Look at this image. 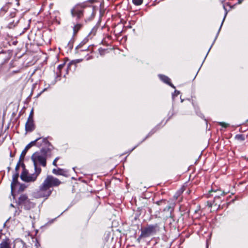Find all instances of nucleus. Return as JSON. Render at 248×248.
Masks as SVG:
<instances>
[{"label": "nucleus", "instance_id": "obj_1", "mask_svg": "<svg viewBox=\"0 0 248 248\" xmlns=\"http://www.w3.org/2000/svg\"><path fill=\"white\" fill-rule=\"evenodd\" d=\"M51 156L50 148H42L39 152H36L31 156V159L33 163L34 169H39L41 172L42 169L39 166L45 167L46 165V159Z\"/></svg>", "mask_w": 248, "mask_h": 248}, {"label": "nucleus", "instance_id": "obj_2", "mask_svg": "<svg viewBox=\"0 0 248 248\" xmlns=\"http://www.w3.org/2000/svg\"><path fill=\"white\" fill-rule=\"evenodd\" d=\"M96 11L93 6H89L85 8L79 5H77L71 10V14L73 16L77 17L79 19L83 16H85V21L92 20L95 16Z\"/></svg>", "mask_w": 248, "mask_h": 248}, {"label": "nucleus", "instance_id": "obj_3", "mask_svg": "<svg viewBox=\"0 0 248 248\" xmlns=\"http://www.w3.org/2000/svg\"><path fill=\"white\" fill-rule=\"evenodd\" d=\"M159 231V227L158 224H149L142 229L140 237L146 238L155 235Z\"/></svg>", "mask_w": 248, "mask_h": 248}, {"label": "nucleus", "instance_id": "obj_4", "mask_svg": "<svg viewBox=\"0 0 248 248\" xmlns=\"http://www.w3.org/2000/svg\"><path fill=\"white\" fill-rule=\"evenodd\" d=\"M52 190L44 182L40 186L39 189L34 192L33 196L36 198H45L46 199L51 194Z\"/></svg>", "mask_w": 248, "mask_h": 248}, {"label": "nucleus", "instance_id": "obj_5", "mask_svg": "<svg viewBox=\"0 0 248 248\" xmlns=\"http://www.w3.org/2000/svg\"><path fill=\"white\" fill-rule=\"evenodd\" d=\"M41 172L39 169H34V172L31 174H28V171H25L21 173L20 178L22 181L26 182H34L36 180Z\"/></svg>", "mask_w": 248, "mask_h": 248}, {"label": "nucleus", "instance_id": "obj_6", "mask_svg": "<svg viewBox=\"0 0 248 248\" xmlns=\"http://www.w3.org/2000/svg\"><path fill=\"white\" fill-rule=\"evenodd\" d=\"M44 184L50 188L53 186H57L61 184V182L57 178L48 175L44 181Z\"/></svg>", "mask_w": 248, "mask_h": 248}, {"label": "nucleus", "instance_id": "obj_7", "mask_svg": "<svg viewBox=\"0 0 248 248\" xmlns=\"http://www.w3.org/2000/svg\"><path fill=\"white\" fill-rule=\"evenodd\" d=\"M34 140H36L34 143V145H36L39 147H42V148H50V151H52V146L46 138L41 139V138H38Z\"/></svg>", "mask_w": 248, "mask_h": 248}, {"label": "nucleus", "instance_id": "obj_8", "mask_svg": "<svg viewBox=\"0 0 248 248\" xmlns=\"http://www.w3.org/2000/svg\"><path fill=\"white\" fill-rule=\"evenodd\" d=\"M8 61V59H5L2 62L0 63V76L9 71V67L7 64Z\"/></svg>", "mask_w": 248, "mask_h": 248}, {"label": "nucleus", "instance_id": "obj_9", "mask_svg": "<svg viewBox=\"0 0 248 248\" xmlns=\"http://www.w3.org/2000/svg\"><path fill=\"white\" fill-rule=\"evenodd\" d=\"M19 177L18 172H15L13 175L12 181L11 184V192L12 193L15 189L16 185L19 184L18 182Z\"/></svg>", "mask_w": 248, "mask_h": 248}, {"label": "nucleus", "instance_id": "obj_10", "mask_svg": "<svg viewBox=\"0 0 248 248\" xmlns=\"http://www.w3.org/2000/svg\"><path fill=\"white\" fill-rule=\"evenodd\" d=\"M35 129L33 120H27L25 124V130L26 132H30Z\"/></svg>", "mask_w": 248, "mask_h": 248}, {"label": "nucleus", "instance_id": "obj_11", "mask_svg": "<svg viewBox=\"0 0 248 248\" xmlns=\"http://www.w3.org/2000/svg\"><path fill=\"white\" fill-rule=\"evenodd\" d=\"M15 246L12 247V242L8 238L3 239L0 244V248H14Z\"/></svg>", "mask_w": 248, "mask_h": 248}, {"label": "nucleus", "instance_id": "obj_12", "mask_svg": "<svg viewBox=\"0 0 248 248\" xmlns=\"http://www.w3.org/2000/svg\"><path fill=\"white\" fill-rule=\"evenodd\" d=\"M158 77L163 82L169 85L174 89L175 88V87L170 82V79L169 77L161 74L158 75Z\"/></svg>", "mask_w": 248, "mask_h": 248}, {"label": "nucleus", "instance_id": "obj_13", "mask_svg": "<svg viewBox=\"0 0 248 248\" xmlns=\"http://www.w3.org/2000/svg\"><path fill=\"white\" fill-rule=\"evenodd\" d=\"M40 245L36 238L32 237L31 241L27 246V248H38Z\"/></svg>", "mask_w": 248, "mask_h": 248}, {"label": "nucleus", "instance_id": "obj_14", "mask_svg": "<svg viewBox=\"0 0 248 248\" xmlns=\"http://www.w3.org/2000/svg\"><path fill=\"white\" fill-rule=\"evenodd\" d=\"M52 172L55 175H62L66 176L67 174V171L63 169L58 168L57 169H54L52 170Z\"/></svg>", "mask_w": 248, "mask_h": 248}, {"label": "nucleus", "instance_id": "obj_15", "mask_svg": "<svg viewBox=\"0 0 248 248\" xmlns=\"http://www.w3.org/2000/svg\"><path fill=\"white\" fill-rule=\"evenodd\" d=\"M164 212H168V215L165 217V219H167L168 218H173L172 212L173 211V208L170 206H167L164 209Z\"/></svg>", "mask_w": 248, "mask_h": 248}, {"label": "nucleus", "instance_id": "obj_16", "mask_svg": "<svg viewBox=\"0 0 248 248\" xmlns=\"http://www.w3.org/2000/svg\"><path fill=\"white\" fill-rule=\"evenodd\" d=\"M36 141V140H33L31 141L30 143H29L25 148V149L22 151L21 153V156H25L27 151L28 150L31 148L32 146H34V143Z\"/></svg>", "mask_w": 248, "mask_h": 248}, {"label": "nucleus", "instance_id": "obj_17", "mask_svg": "<svg viewBox=\"0 0 248 248\" xmlns=\"http://www.w3.org/2000/svg\"><path fill=\"white\" fill-rule=\"evenodd\" d=\"M29 200L26 195L22 194L18 198V204L23 205V204Z\"/></svg>", "mask_w": 248, "mask_h": 248}, {"label": "nucleus", "instance_id": "obj_18", "mask_svg": "<svg viewBox=\"0 0 248 248\" xmlns=\"http://www.w3.org/2000/svg\"><path fill=\"white\" fill-rule=\"evenodd\" d=\"M82 59H76V60H73L72 61H71L68 64V65H67V69L69 70L71 68V67L73 65H74V69H75L76 67V64L78 63H79V62H80L82 61Z\"/></svg>", "mask_w": 248, "mask_h": 248}, {"label": "nucleus", "instance_id": "obj_19", "mask_svg": "<svg viewBox=\"0 0 248 248\" xmlns=\"http://www.w3.org/2000/svg\"><path fill=\"white\" fill-rule=\"evenodd\" d=\"M25 209L30 210L34 206V204L29 199L24 204Z\"/></svg>", "mask_w": 248, "mask_h": 248}, {"label": "nucleus", "instance_id": "obj_20", "mask_svg": "<svg viewBox=\"0 0 248 248\" xmlns=\"http://www.w3.org/2000/svg\"><path fill=\"white\" fill-rule=\"evenodd\" d=\"M223 8H224V9L225 10V15H224L223 20H222V21L221 22V25L220 26V28H219L218 31H217V34L216 35V36L215 37V39H217V36H218V35L219 34V31H220L221 30V27H222V26L223 25V22H224V21L225 20V18H226V17L227 16V13H228L227 10L226 8L225 7V5H223Z\"/></svg>", "mask_w": 248, "mask_h": 248}, {"label": "nucleus", "instance_id": "obj_21", "mask_svg": "<svg viewBox=\"0 0 248 248\" xmlns=\"http://www.w3.org/2000/svg\"><path fill=\"white\" fill-rule=\"evenodd\" d=\"M82 25L81 24H77L73 27V35H75L78 31L81 28Z\"/></svg>", "mask_w": 248, "mask_h": 248}, {"label": "nucleus", "instance_id": "obj_22", "mask_svg": "<svg viewBox=\"0 0 248 248\" xmlns=\"http://www.w3.org/2000/svg\"><path fill=\"white\" fill-rule=\"evenodd\" d=\"M157 130V128L156 127H155L154 128H153V129H152L150 132L148 133V134L146 136V137L143 140L141 141H143L144 140H145L146 139H147L148 138H149V137H150L151 136H152L153 134H154L156 131Z\"/></svg>", "mask_w": 248, "mask_h": 248}, {"label": "nucleus", "instance_id": "obj_23", "mask_svg": "<svg viewBox=\"0 0 248 248\" xmlns=\"http://www.w3.org/2000/svg\"><path fill=\"white\" fill-rule=\"evenodd\" d=\"M235 139L240 141H244L245 140V136L243 134H237L235 135Z\"/></svg>", "mask_w": 248, "mask_h": 248}, {"label": "nucleus", "instance_id": "obj_24", "mask_svg": "<svg viewBox=\"0 0 248 248\" xmlns=\"http://www.w3.org/2000/svg\"><path fill=\"white\" fill-rule=\"evenodd\" d=\"M64 65V64H61L58 66L57 70H59V73H58V72H57V77H61V70L63 67Z\"/></svg>", "mask_w": 248, "mask_h": 248}, {"label": "nucleus", "instance_id": "obj_25", "mask_svg": "<svg viewBox=\"0 0 248 248\" xmlns=\"http://www.w3.org/2000/svg\"><path fill=\"white\" fill-rule=\"evenodd\" d=\"M9 5H10V4H9L8 5H5L1 8L0 11V14H4L8 11V10L9 8V7H8Z\"/></svg>", "mask_w": 248, "mask_h": 248}, {"label": "nucleus", "instance_id": "obj_26", "mask_svg": "<svg viewBox=\"0 0 248 248\" xmlns=\"http://www.w3.org/2000/svg\"><path fill=\"white\" fill-rule=\"evenodd\" d=\"M133 3L137 6L141 5L143 2V0H132Z\"/></svg>", "mask_w": 248, "mask_h": 248}, {"label": "nucleus", "instance_id": "obj_27", "mask_svg": "<svg viewBox=\"0 0 248 248\" xmlns=\"http://www.w3.org/2000/svg\"><path fill=\"white\" fill-rule=\"evenodd\" d=\"M33 108L31 110L29 116L28 118V120H33Z\"/></svg>", "mask_w": 248, "mask_h": 248}, {"label": "nucleus", "instance_id": "obj_28", "mask_svg": "<svg viewBox=\"0 0 248 248\" xmlns=\"http://www.w3.org/2000/svg\"><path fill=\"white\" fill-rule=\"evenodd\" d=\"M16 10L15 9H13V10L10 11V16L12 18L14 17L16 15Z\"/></svg>", "mask_w": 248, "mask_h": 248}, {"label": "nucleus", "instance_id": "obj_29", "mask_svg": "<svg viewBox=\"0 0 248 248\" xmlns=\"http://www.w3.org/2000/svg\"><path fill=\"white\" fill-rule=\"evenodd\" d=\"M180 91H177V90H175L174 91V92L172 94V99H174V97H176V96H177L178 95L180 94Z\"/></svg>", "mask_w": 248, "mask_h": 248}, {"label": "nucleus", "instance_id": "obj_30", "mask_svg": "<svg viewBox=\"0 0 248 248\" xmlns=\"http://www.w3.org/2000/svg\"><path fill=\"white\" fill-rule=\"evenodd\" d=\"M97 29V28L96 27H94L91 31L89 35H94L96 32Z\"/></svg>", "mask_w": 248, "mask_h": 248}, {"label": "nucleus", "instance_id": "obj_31", "mask_svg": "<svg viewBox=\"0 0 248 248\" xmlns=\"http://www.w3.org/2000/svg\"><path fill=\"white\" fill-rule=\"evenodd\" d=\"M218 124L220 125H221V126H223V127H224L225 128L227 127L228 126V125H229V124H226V123H224V122H219Z\"/></svg>", "mask_w": 248, "mask_h": 248}, {"label": "nucleus", "instance_id": "obj_32", "mask_svg": "<svg viewBox=\"0 0 248 248\" xmlns=\"http://www.w3.org/2000/svg\"><path fill=\"white\" fill-rule=\"evenodd\" d=\"M16 23H16H14V21H13V22H10L8 24V27L9 28H12L13 27H14Z\"/></svg>", "mask_w": 248, "mask_h": 248}, {"label": "nucleus", "instance_id": "obj_33", "mask_svg": "<svg viewBox=\"0 0 248 248\" xmlns=\"http://www.w3.org/2000/svg\"><path fill=\"white\" fill-rule=\"evenodd\" d=\"M20 166H21L23 169L22 172H24L25 171H28L26 169L25 165L24 164V163L23 162L20 163Z\"/></svg>", "mask_w": 248, "mask_h": 248}, {"label": "nucleus", "instance_id": "obj_34", "mask_svg": "<svg viewBox=\"0 0 248 248\" xmlns=\"http://www.w3.org/2000/svg\"><path fill=\"white\" fill-rule=\"evenodd\" d=\"M59 159V157H57L56 158H55V159L54 160V161H53V163H52V164L55 166H57V161Z\"/></svg>", "mask_w": 248, "mask_h": 248}, {"label": "nucleus", "instance_id": "obj_35", "mask_svg": "<svg viewBox=\"0 0 248 248\" xmlns=\"http://www.w3.org/2000/svg\"><path fill=\"white\" fill-rule=\"evenodd\" d=\"M20 165V162H17V164H16V168H15V171H16V172H18V170L19 169Z\"/></svg>", "mask_w": 248, "mask_h": 248}, {"label": "nucleus", "instance_id": "obj_36", "mask_svg": "<svg viewBox=\"0 0 248 248\" xmlns=\"http://www.w3.org/2000/svg\"><path fill=\"white\" fill-rule=\"evenodd\" d=\"M24 157L25 156H21V155H20V158H19V161L18 162H20V164L21 163H22L21 162L23 161V160L24 159Z\"/></svg>", "mask_w": 248, "mask_h": 248}, {"label": "nucleus", "instance_id": "obj_37", "mask_svg": "<svg viewBox=\"0 0 248 248\" xmlns=\"http://www.w3.org/2000/svg\"><path fill=\"white\" fill-rule=\"evenodd\" d=\"M179 194H180V193H179V192L176 193L175 194V195L174 196V198L176 200L178 198V197L179 196Z\"/></svg>", "mask_w": 248, "mask_h": 248}, {"label": "nucleus", "instance_id": "obj_38", "mask_svg": "<svg viewBox=\"0 0 248 248\" xmlns=\"http://www.w3.org/2000/svg\"><path fill=\"white\" fill-rule=\"evenodd\" d=\"M207 203H208V205L210 207H211L213 205V203H212V202H207Z\"/></svg>", "mask_w": 248, "mask_h": 248}, {"label": "nucleus", "instance_id": "obj_39", "mask_svg": "<svg viewBox=\"0 0 248 248\" xmlns=\"http://www.w3.org/2000/svg\"><path fill=\"white\" fill-rule=\"evenodd\" d=\"M216 40V39H214V42H213V43H212V45H211V47H210V48H209V50H208V52H207V53L206 55H207V54H208V53H209V52L210 50L211 49V47H212V46H213V44H214V42H215ZM206 56H205V58H206Z\"/></svg>", "mask_w": 248, "mask_h": 248}, {"label": "nucleus", "instance_id": "obj_40", "mask_svg": "<svg viewBox=\"0 0 248 248\" xmlns=\"http://www.w3.org/2000/svg\"><path fill=\"white\" fill-rule=\"evenodd\" d=\"M163 202V200L159 201L156 202V204H157L158 205H160L161 203Z\"/></svg>", "mask_w": 248, "mask_h": 248}, {"label": "nucleus", "instance_id": "obj_41", "mask_svg": "<svg viewBox=\"0 0 248 248\" xmlns=\"http://www.w3.org/2000/svg\"><path fill=\"white\" fill-rule=\"evenodd\" d=\"M92 58H93L92 56H89V57L86 58V60L88 61V60H89L90 59H92Z\"/></svg>", "mask_w": 248, "mask_h": 248}, {"label": "nucleus", "instance_id": "obj_42", "mask_svg": "<svg viewBox=\"0 0 248 248\" xmlns=\"http://www.w3.org/2000/svg\"><path fill=\"white\" fill-rule=\"evenodd\" d=\"M15 155V154H13L12 152H11L10 153V156L11 157H13Z\"/></svg>", "mask_w": 248, "mask_h": 248}, {"label": "nucleus", "instance_id": "obj_43", "mask_svg": "<svg viewBox=\"0 0 248 248\" xmlns=\"http://www.w3.org/2000/svg\"><path fill=\"white\" fill-rule=\"evenodd\" d=\"M243 1V0H238V4H241Z\"/></svg>", "mask_w": 248, "mask_h": 248}, {"label": "nucleus", "instance_id": "obj_44", "mask_svg": "<svg viewBox=\"0 0 248 248\" xmlns=\"http://www.w3.org/2000/svg\"><path fill=\"white\" fill-rule=\"evenodd\" d=\"M226 194H227V192H222V193L221 194V195H225Z\"/></svg>", "mask_w": 248, "mask_h": 248}, {"label": "nucleus", "instance_id": "obj_45", "mask_svg": "<svg viewBox=\"0 0 248 248\" xmlns=\"http://www.w3.org/2000/svg\"><path fill=\"white\" fill-rule=\"evenodd\" d=\"M136 147H137V146H136L133 148H132V149L130 151V152L132 151Z\"/></svg>", "mask_w": 248, "mask_h": 248}, {"label": "nucleus", "instance_id": "obj_46", "mask_svg": "<svg viewBox=\"0 0 248 248\" xmlns=\"http://www.w3.org/2000/svg\"><path fill=\"white\" fill-rule=\"evenodd\" d=\"M141 238V237H139L138 238L137 240H138V241H140V238Z\"/></svg>", "mask_w": 248, "mask_h": 248}, {"label": "nucleus", "instance_id": "obj_47", "mask_svg": "<svg viewBox=\"0 0 248 248\" xmlns=\"http://www.w3.org/2000/svg\"><path fill=\"white\" fill-rule=\"evenodd\" d=\"M22 185H21V186H20V188L21 189V190H23L24 188H22Z\"/></svg>", "mask_w": 248, "mask_h": 248}, {"label": "nucleus", "instance_id": "obj_48", "mask_svg": "<svg viewBox=\"0 0 248 248\" xmlns=\"http://www.w3.org/2000/svg\"><path fill=\"white\" fill-rule=\"evenodd\" d=\"M10 206H12V207H14L13 204H11Z\"/></svg>", "mask_w": 248, "mask_h": 248}, {"label": "nucleus", "instance_id": "obj_49", "mask_svg": "<svg viewBox=\"0 0 248 248\" xmlns=\"http://www.w3.org/2000/svg\"><path fill=\"white\" fill-rule=\"evenodd\" d=\"M46 90V89H44L43 90V92H44Z\"/></svg>", "mask_w": 248, "mask_h": 248}, {"label": "nucleus", "instance_id": "obj_50", "mask_svg": "<svg viewBox=\"0 0 248 248\" xmlns=\"http://www.w3.org/2000/svg\"><path fill=\"white\" fill-rule=\"evenodd\" d=\"M183 102V99H181V102Z\"/></svg>", "mask_w": 248, "mask_h": 248}, {"label": "nucleus", "instance_id": "obj_51", "mask_svg": "<svg viewBox=\"0 0 248 248\" xmlns=\"http://www.w3.org/2000/svg\"><path fill=\"white\" fill-rule=\"evenodd\" d=\"M8 170H10V167H8Z\"/></svg>", "mask_w": 248, "mask_h": 248}, {"label": "nucleus", "instance_id": "obj_52", "mask_svg": "<svg viewBox=\"0 0 248 248\" xmlns=\"http://www.w3.org/2000/svg\"><path fill=\"white\" fill-rule=\"evenodd\" d=\"M247 123H248V120H247Z\"/></svg>", "mask_w": 248, "mask_h": 248}, {"label": "nucleus", "instance_id": "obj_53", "mask_svg": "<svg viewBox=\"0 0 248 248\" xmlns=\"http://www.w3.org/2000/svg\"><path fill=\"white\" fill-rule=\"evenodd\" d=\"M1 232V230H0V232Z\"/></svg>", "mask_w": 248, "mask_h": 248}]
</instances>
